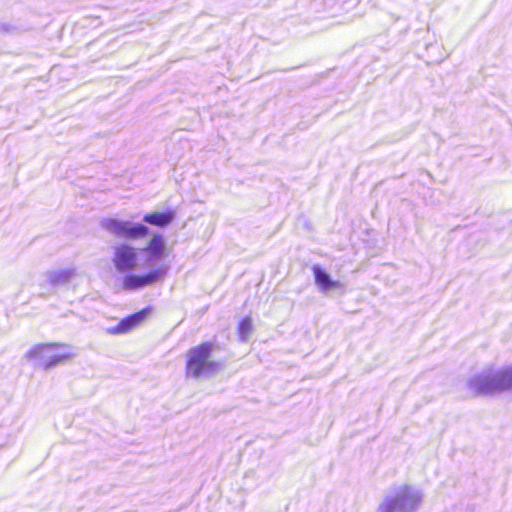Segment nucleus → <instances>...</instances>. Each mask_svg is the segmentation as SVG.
Masks as SVG:
<instances>
[{"mask_svg":"<svg viewBox=\"0 0 512 512\" xmlns=\"http://www.w3.org/2000/svg\"><path fill=\"white\" fill-rule=\"evenodd\" d=\"M214 346L213 342L204 341L187 351L185 365L187 376L199 379L218 370V363L210 359Z\"/></svg>","mask_w":512,"mask_h":512,"instance_id":"f03ea898","label":"nucleus"},{"mask_svg":"<svg viewBox=\"0 0 512 512\" xmlns=\"http://www.w3.org/2000/svg\"><path fill=\"white\" fill-rule=\"evenodd\" d=\"M473 396H481L512 390V365L502 369L493 376H484L473 380L470 384Z\"/></svg>","mask_w":512,"mask_h":512,"instance_id":"7ed1b4c3","label":"nucleus"},{"mask_svg":"<svg viewBox=\"0 0 512 512\" xmlns=\"http://www.w3.org/2000/svg\"><path fill=\"white\" fill-rule=\"evenodd\" d=\"M166 268L164 266L151 270L148 273L137 275L128 274L123 278L124 290L141 289L164 279Z\"/></svg>","mask_w":512,"mask_h":512,"instance_id":"423d86ee","label":"nucleus"},{"mask_svg":"<svg viewBox=\"0 0 512 512\" xmlns=\"http://www.w3.org/2000/svg\"><path fill=\"white\" fill-rule=\"evenodd\" d=\"M149 255L155 259L162 258L166 255V243L161 234H154L146 246Z\"/></svg>","mask_w":512,"mask_h":512,"instance_id":"9d476101","label":"nucleus"},{"mask_svg":"<svg viewBox=\"0 0 512 512\" xmlns=\"http://www.w3.org/2000/svg\"><path fill=\"white\" fill-rule=\"evenodd\" d=\"M151 308L146 307L137 311L127 317L121 319L115 326L109 329L111 334H126L140 326L146 320L147 316L151 313Z\"/></svg>","mask_w":512,"mask_h":512,"instance_id":"0eeeda50","label":"nucleus"},{"mask_svg":"<svg viewBox=\"0 0 512 512\" xmlns=\"http://www.w3.org/2000/svg\"><path fill=\"white\" fill-rule=\"evenodd\" d=\"M253 331V320L251 316L243 317L237 326V333L242 341H247Z\"/></svg>","mask_w":512,"mask_h":512,"instance_id":"9b49d317","label":"nucleus"},{"mask_svg":"<svg viewBox=\"0 0 512 512\" xmlns=\"http://www.w3.org/2000/svg\"><path fill=\"white\" fill-rule=\"evenodd\" d=\"M174 218L175 212L173 210H167L164 212L148 213L143 217V221L149 225L164 228L170 225Z\"/></svg>","mask_w":512,"mask_h":512,"instance_id":"1a4fd4ad","label":"nucleus"},{"mask_svg":"<svg viewBox=\"0 0 512 512\" xmlns=\"http://www.w3.org/2000/svg\"><path fill=\"white\" fill-rule=\"evenodd\" d=\"M73 356L70 346L61 342L38 343L25 353L27 360L38 361L44 370L66 363Z\"/></svg>","mask_w":512,"mask_h":512,"instance_id":"f257e3e1","label":"nucleus"},{"mask_svg":"<svg viewBox=\"0 0 512 512\" xmlns=\"http://www.w3.org/2000/svg\"><path fill=\"white\" fill-rule=\"evenodd\" d=\"M314 280L317 287L322 291L338 289L341 284L337 280H333L330 275L318 265L312 267Z\"/></svg>","mask_w":512,"mask_h":512,"instance_id":"6e6552de","label":"nucleus"},{"mask_svg":"<svg viewBox=\"0 0 512 512\" xmlns=\"http://www.w3.org/2000/svg\"><path fill=\"white\" fill-rule=\"evenodd\" d=\"M128 223L121 222L113 218L106 219L103 223L105 229L116 235L117 237H123L126 232Z\"/></svg>","mask_w":512,"mask_h":512,"instance_id":"f8f14e48","label":"nucleus"},{"mask_svg":"<svg viewBox=\"0 0 512 512\" xmlns=\"http://www.w3.org/2000/svg\"><path fill=\"white\" fill-rule=\"evenodd\" d=\"M149 234V229L143 224H136L134 226L127 225L124 238L135 240L138 238H144Z\"/></svg>","mask_w":512,"mask_h":512,"instance_id":"ddd939ff","label":"nucleus"},{"mask_svg":"<svg viewBox=\"0 0 512 512\" xmlns=\"http://www.w3.org/2000/svg\"><path fill=\"white\" fill-rule=\"evenodd\" d=\"M419 501L420 496L413 493L410 486L404 485L399 494L383 500L379 512H407V506L412 509Z\"/></svg>","mask_w":512,"mask_h":512,"instance_id":"20e7f679","label":"nucleus"},{"mask_svg":"<svg viewBox=\"0 0 512 512\" xmlns=\"http://www.w3.org/2000/svg\"><path fill=\"white\" fill-rule=\"evenodd\" d=\"M112 262L120 273L130 272L138 266L137 249L128 244H120L114 248Z\"/></svg>","mask_w":512,"mask_h":512,"instance_id":"39448f33","label":"nucleus"}]
</instances>
